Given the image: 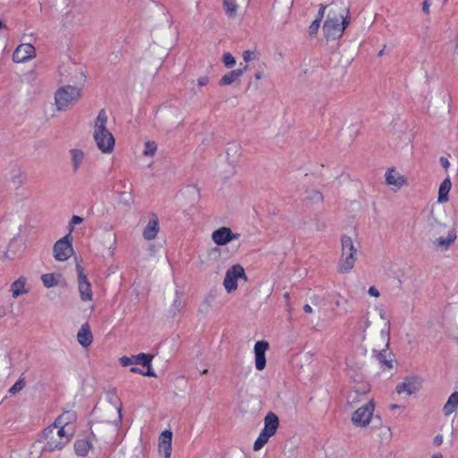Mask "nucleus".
Masks as SVG:
<instances>
[{"label":"nucleus","instance_id":"obj_43","mask_svg":"<svg viewBox=\"0 0 458 458\" xmlns=\"http://www.w3.org/2000/svg\"><path fill=\"white\" fill-rule=\"evenodd\" d=\"M41 280L43 282V284L47 288L54 287L57 285V280L55 279V276L54 274H44L41 276Z\"/></svg>","mask_w":458,"mask_h":458},{"label":"nucleus","instance_id":"obj_20","mask_svg":"<svg viewBox=\"0 0 458 458\" xmlns=\"http://www.w3.org/2000/svg\"><path fill=\"white\" fill-rule=\"evenodd\" d=\"M239 236V233H233L229 227L225 226L215 230L211 234L213 242L220 246L225 245L234 239H238Z\"/></svg>","mask_w":458,"mask_h":458},{"label":"nucleus","instance_id":"obj_14","mask_svg":"<svg viewBox=\"0 0 458 458\" xmlns=\"http://www.w3.org/2000/svg\"><path fill=\"white\" fill-rule=\"evenodd\" d=\"M372 419V401L358 408L352 416V422L355 427L365 428Z\"/></svg>","mask_w":458,"mask_h":458},{"label":"nucleus","instance_id":"obj_60","mask_svg":"<svg viewBox=\"0 0 458 458\" xmlns=\"http://www.w3.org/2000/svg\"><path fill=\"white\" fill-rule=\"evenodd\" d=\"M391 409L392 410H394V409H400V410H403V407L400 406V405H397V404H391Z\"/></svg>","mask_w":458,"mask_h":458},{"label":"nucleus","instance_id":"obj_44","mask_svg":"<svg viewBox=\"0 0 458 458\" xmlns=\"http://www.w3.org/2000/svg\"><path fill=\"white\" fill-rule=\"evenodd\" d=\"M181 307H182V301L180 300V298L177 295H175L174 299L173 305L169 308L168 312L171 315H175L176 312L180 310Z\"/></svg>","mask_w":458,"mask_h":458},{"label":"nucleus","instance_id":"obj_52","mask_svg":"<svg viewBox=\"0 0 458 458\" xmlns=\"http://www.w3.org/2000/svg\"><path fill=\"white\" fill-rule=\"evenodd\" d=\"M431 0H424L422 3V12L425 15L430 14Z\"/></svg>","mask_w":458,"mask_h":458},{"label":"nucleus","instance_id":"obj_2","mask_svg":"<svg viewBox=\"0 0 458 458\" xmlns=\"http://www.w3.org/2000/svg\"><path fill=\"white\" fill-rule=\"evenodd\" d=\"M73 417V412L65 411L55 420L53 425L43 431L41 437V442L44 445L43 450L49 452L61 450L69 443L73 435V429L69 424V420Z\"/></svg>","mask_w":458,"mask_h":458},{"label":"nucleus","instance_id":"obj_17","mask_svg":"<svg viewBox=\"0 0 458 458\" xmlns=\"http://www.w3.org/2000/svg\"><path fill=\"white\" fill-rule=\"evenodd\" d=\"M390 316L384 306H378L374 310V328L381 327L383 338L391 330Z\"/></svg>","mask_w":458,"mask_h":458},{"label":"nucleus","instance_id":"obj_63","mask_svg":"<svg viewBox=\"0 0 458 458\" xmlns=\"http://www.w3.org/2000/svg\"><path fill=\"white\" fill-rule=\"evenodd\" d=\"M248 69H249V64L246 63V64H245L242 68H240L239 70H243V72H246Z\"/></svg>","mask_w":458,"mask_h":458},{"label":"nucleus","instance_id":"obj_47","mask_svg":"<svg viewBox=\"0 0 458 458\" xmlns=\"http://www.w3.org/2000/svg\"><path fill=\"white\" fill-rule=\"evenodd\" d=\"M394 271V266L393 263L389 262L386 265H382L379 267L378 273L383 276H389V274Z\"/></svg>","mask_w":458,"mask_h":458},{"label":"nucleus","instance_id":"obj_64","mask_svg":"<svg viewBox=\"0 0 458 458\" xmlns=\"http://www.w3.org/2000/svg\"><path fill=\"white\" fill-rule=\"evenodd\" d=\"M379 296V292L376 289H374V297H378Z\"/></svg>","mask_w":458,"mask_h":458},{"label":"nucleus","instance_id":"obj_7","mask_svg":"<svg viewBox=\"0 0 458 458\" xmlns=\"http://www.w3.org/2000/svg\"><path fill=\"white\" fill-rule=\"evenodd\" d=\"M342 253L338 263V271L341 274L350 272L357 260L358 243L349 235L341 238Z\"/></svg>","mask_w":458,"mask_h":458},{"label":"nucleus","instance_id":"obj_38","mask_svg":"<svg viewBox=\"0 0 458 458\" xmlns=\"http://www.w3.org/2000/svg\"><path fill=\"white\" fill-rule=\"evenodd\" d=\"M305 200L310 204H321L323 203V194L316 189H309L305 191Z\"/></svg>","mask_w":458,"mask_h":458},{"label":"nucleus","instance_id":"obj_33","mask_svg":"<svg viewBox=\"0 0 458 458\" xmlns=\"http://www.w3.org/2000/svg\"><path fill=\"white\" fill-rule=\"evenodd\" d=\"M389 341H390V330L387 332L386 338H383V334L381 331V327L374 328V345H376V350L381 349H389Z\"/></svg>","mask_w":458,"mask_h":458},{"label":"nucleus","instance_id":"obj_30","mask_svg":"<svg viewBox=\"0 0 458 458\" xmlns=\"http://www.w3.org/2000/svg\"><path fill=\"white\" fill-rule=\"evenodd\" d=\"M27 278L24 276H20L17 280L13 282L10 285V292L12 293V297L13 299H17L18 297L27 294L29 293V289L26 287Z\"/></svg>","mask_w":458,"mask_h":458},{"label":"nucleus","instance_id":"obj_56","mask_svg":"<svg viewBox=\"0 0 458 458\" xmlns=\"http://www.w3.org/2000/svg\"><path fill=\"white\" fill-rule=\"evenodd\" d=\"M283 2L284 4L290 9L293 6V0H279L278 3Z\"/></svg>","mask_w":458,"mask_h":458},{"label":"nucleus","instance_id":"obj_50","mask_svg":"<svg viewBox=\"0 0 458 458\" xmlns=\"http://www.w3.org/2000/svg\"><path fill=\"white\" fill-rule=\"evenodd\" d=\"M192 83H196L199 87H205L209 83V78L207 75L199 76L196 81H192Z\"/></svg>","mask_w":458,"mask_h":458},{"label":"nucleus","instance_id":"obj_25","mask_svg":"<svg viewBox=\"0 0 458 458\" xmlns=\"http://www.w3.org/2000/svg\"><path fill=\"white\" fill-rule=\"evenodd\" d=\"M225 153L228 162L232 165L236 164L239 161L240 157H242V144L235 140L229 142L226 145Z\"/></svg>","mask_w":458,"mask_h":458},{"label":"nucleus","instance_id":"obj_9","mask_svg":"<svg viewBox=\"0 0 458 458\" xmlns=\"http://www.w3.org/2000/svg\"><path fill=\"white\" fill-rule=\"evenodd\" d=\"M278 426L277 415L272 411L268 412L264 419V428L254 442V451H259L267 443L269 438L276 434Z\"/></svg>","mask_w":458,"mask_h":458},{"label":"nucleus","instance_id":"obj_54","mask_svg":"<svg viewBox=\"0 0 458 458\" xmlns=\"http://www.w3.org/2000/svg\"><path fill=\"white\" fill-rule=\"evenodd\" d=\"M142 375L146 377H157L155 372L151 369L150 366L148 367V370L146 372H143Z\"/></svg>","mask_w":458,"mask_h":458},{"label":"nucleus","instance_id":"obj_45","mask_svg":"<svg viewBox=\"0 0 458 458\" xmlns=\"http://www.w3.org/2000/svg\"><path fill=\"white\" fill-rule=\"evenodd\" d=\"M223 63L227 68H232L235 65L236 60L230 53H225L223 55Z\"/></svg>","mask_w":458,"mask_h":458},{"label":"nucleus","instance_id":"obj_6","mask_svg":"<svg viewBox=\"0 0 458 458\" xmlns=\"http://www.w3.org/2000/svg\"><path fill=\"white\" fill-rule=\"evenodd\" d=\"M374 352L376 349L374 348ZM374 363V377L377 380H388L397 373L398 361L395 355L389 349L377 350Z\"/></svg>","mask_w":458,"mask_h":458},{"label":"nucleus","instance_id":"obj_8","mask_svg":"<svg viewBox=\"0 0 458 458\" xmlns=\"http://www.w3.org/2000/svg\"><path fill=\"white\" fill-rule=\"evenodd\" d=\"M81 98V87L66 85L59 88L55 94V102L58 111L70 110Z\"/></svg>","mask_w":458,"mask_h":458},{"label":"nucleus","instance_id":"obj_34","mask_svg":"<svg viewBox=\"0 0 458 458\" xmlns=\"http://www.w3.org/2000/svg\"><path fill=\"white\" fill-rule=\"evenodd\" d=\"M73 172H77L85 159V152L80 148H72L69 150Z\"/></svg>","mask_w":458,"mask_h":458},{"label":"nucleus","instance_id":"obj_51","mask_svg":"<svg viewBox=\"0 0 458 458\" xmlns=\"http://www.w3.org/2000/svg\"><path fill=\"white\" fill-rule=\"evenodd\" d=\"M83 222V218L79 216H72L70 221V232L73 230L74 225ZM71 234V233H69Z\"/></svg>","mask_w":458,"mask_h":458},{"label":"nucleus","instance_id":"obj_48","mask_svg":"<svg viewBox=\"0 0 458 458\" xmlns=\"http://www.w3.org/2000/svg\"><path fill=\"white\" fill-rule=\"evenodd\" d=\"M259 55L255 51L246 50L242 53V57L245 63L258 59Z\"/></svg>","mask_w":458,"mask_h":458},{"label":"nucleus","instance_id":"obj_15","mask_svg":"<svg viewBox=\"0 0 458 458\" xmlns=\"http://www.w3.org/2000/svg\"><path fill=\"white\" fill-rule=\"evenodd\" d=\"M421 381L419 377H408L396 385L395 391L399 395L411 396L419 391Z\"/></svg>","mask_w":458,"mask_h":458},{"label":"nucleus","instance_id":"obj_22","mask_svg":"<svg viewBox=\"0 0 458 458\" xmlns=\"http://www.w3.org/2000/svg\"><path fill=\"white\" fill-rule=\"evenodd\" d=\"M268 348L269 344L267 341H258L254 345L255 367L259 371L266 368L267 360L265 353Z\"/></svg>","mask_w":458,"mask_h":458},{"label":"nucleus","instance_id":"obj_24","mask_svg":"<svg viewBox=\"0 0 458 458\" xmlns=\"http://www.w3.org/2000/svg\"><path fill=\"white\" fill-rule=\"evenodd\" d=\"M249 0H223V6L228 18L233 19L237 16L239 9H245Z\"/></svg>","mask_w":458,"mask_h":458},{"label":"nucleus","instance_id":"obj_40","mask_svg":"<svg viewBox=\"0 0 458 458\" xmlns=\"http://www.w3.org/2000/svg\"><path fill=\"white\" fill-rule=\"evenodd\" d=\"M48 5L55 11H65L72 4L73 0H47Z\"/></svg>","mask_w":458,"mask_h":458},{"label":"nucleus","instance_id":"obj_31","mask_svg":"<svg viewBox=\"0 0 458 458\" xmlns=\"http://www.w3.org/2000/svg\"><path fill=\"white\" fill-rule=\"evenodd\" d=\"M77 340L79 344L83 347H88L91 344L93 335L90 331L89 324H83L77 333Z\"/></svg>","mask_w":458,"mask_h":458},{"label":"nucleus","instance_id":"obj_42","mask_svg":"<svg viewBox=\"0 0 458 458\" xmlns=\"http://www.w3.org/2000/svg\"><path fill=\"white\" fill-rule=\"evenodd\" d=\"M157 149V145L154 141L148 140L144 143L143 155L145 157H154Z\"/></svg>","mask_w":458,"mask_h":458},{"label":"nucleus","instance_id":"obj_49","mask_svg":"<svg viewBox=\"0 0 458 458\" xmlns=\"http://www.w3.org/2000/svg\"><path fill=\"white\" fill-rule=\"evenodd\" d=\"M24 385L25 384L22 380H19L9 389V392L13 394H15L24 387Z\"/></svg>","mask_w":458,"mask_h":458},{"label":"nucleus","instance_id":"obj_55","mask_svg":"<svg viewBox=\"0 0 458 458\" xmlns=\"http://www.w3.org/2000/svg\"><path fill=\"white\" fill-rule=\"evenodd\" d=\"M387 54V47L386 45H383L382 48L378 51L377 55L383 56Z\"/></svg>","mask_w":458,"mask_h":458},{"label":"nucleus","instance_id":"obj_4","mask_svg":"<svg viewBox=\"0 0 458 458\" xmlns=\"http://www.w3.org/2000/svg\"><path fill=\"white\" fill-rule=\"evenodd\" d=\"M97 420L92 422L93 434L102 435L106 432H115L122 423V403H108L96 411Z\"/></svg>","mask_w":458,"mask_h":458},{"label":"nucleus","instance_id":"obj_23","mask_svg":"<svg viewBox=\"0 0 458 458\" xmlns=\"http://www.w3.org/2000/svg\"><path fill=\"white\" fill-rule=\"evenodd\" d=\"M152 359L153 356L151 354L140 353L131 357L123 356L119 360L123 367H128L131 364H141L144 367H149Z\"/></svg>","mask_w":458,"mask_h":458},{"label":"nucleus","instance_id":"obj_62","mask_svg":"<svg viewBox=\"0 0 458 458\" xmlns=\"http://www.w3.org/2000/svg\"><path fill=\"white\" fill-rule=\"evenodd\" d=\"M431 458H443V455L441 454H435Z\"/></svg>","mask_w":458,"mask_h":458},{"label":"nucleus","instance_id":"obj_19","mask_svg":"<svg viewBox=\"0 0 458 458\" xmlns=\"http://www.w3.org/2000/svg\"><path fill=\"white\" fill-rule=\"evenodd\" d=\"M36 57V49L31 44H21L14 50L13 60L15 63H25Z\"/></svg>","mask_w":458,"mask_h":458},{"label":"nucleus","instance_id":"obj_29","mask_svg":"<svg viewBox=\"0 0 458 458\" xmlns=\"http://www.w3.org/2000/svg\"><path fill=\"white\" fill-rule=\"evenodd\" d=\"M458 410V392H454L447 399L443 407L444 415L446 418L454 419Z\"/></svg>","mask_w":458,"mask_h":458},{"label":"nucleus","instance_id":"obj_39","mask_svg":"<svg viewBox=\"0 0 458 458\" xmlns=\"http://www.w3.org/2000/svg\"><path fill=\"white\" fill-rule=\"evenodd\" d=\"M103 245L109 251L111 256L114 255L117 245V238L115 233H109L103 240Z\"/></svg>","mask_w":458,"mask_h":458},{"label":"nucleus","instance_id":"obj_59","mask_svg":"<svg viewBox=\"0 0 458 458\" xmlns=\"http://www.w3.org/2000/svg\"><path fill=\"white\" fill-rule=\"evenodd\" d=\"M131 371L132 373H139V374H142L143 373L139 368H136V367L131 368Z\"/></svg>","mask_w":458,"mask_h":458},{"label":"nucleus","instance_id":"obj_26","mask_svg":"<svg viewBox=\"0 0 458 458\" xmlns=\"http://www.w3.org/2000/svg\"><path fill=\"white\" fill-rule=\"evenodd\" d=\"M377 441L379 445H388L393 437V432L390 426L379 423L375 426Z\"/></svg>","mask_w":458,"mask_h":458},{"label":"nucleus","instance_id":"obj_13","mask_svg":"<svg viewBox=\"0 0 458 458\" xmlns=\"http://www.w3.org/2000/svg\"><path fill=\"white\" fill-rule=\"evenodd\" d=\"M54 257L58 261L67 260L73 253L70 233L58 240L53 247Z\"/></svg>","mask_w":458,"mask_h":458},{"label":"nucleus","instance_id":"obj_58","mask_svg":"<svg viewBox=\"0 0 458 458\" xmlns=\"http://www.w3.org/2000/svg\"><path fill=\"white\" fill-rule=\"evenodd\" d=\"M303 310H304L306 313H309V314L312 313V311H313V310H312V308H311V306H310V304H305V305L303 306Z\"/></svg>","mask_w":458,"mask_h":458},{"label":"nucleus","instance_id":"obj_57","mask_svg":"<svg viewBox=\"0 0 458 458\" xmlns=\"http://www.w3.org/2000/svg\"><path fill=\"white\" fill-rule=\"evenodd\" d=\"M263 76H264V71H263V69H261V70L258 71V72L255 73V75H254V77H255V79H256V80H260L261 78H263Z\"/></svg>","mask_w":458,"mask_h":458},{"label":"nucleus","instance_id":"obj_61","mask_svg":"<svg viewBox=\"0 0 458 458\" xmlns=\"http://www.w3.org/2000/svg\"><path fill=\"white\" fill-rule=\"evenodd\" d=\"M442 164L445 167H447L449 165V162L447 161V159H442Z\"/></svg>","mask_w":458,"mask_h":458},{"label":"nucleus","instance_id":"obj_1","mask_svg":"<svg viewBox=\"0 0 458 458\" xmlns=\"http://www.w3.org/2000/svg\"><path fill=\"white\" fill-rule=\"evenodd\" d=\"M427 225L434 236V246L446 250L457 238L455 212L442 206H433L427 218Z\"/></svg>","mask_w":458,"mask_h":458},{"label":"nucleus","instance_id":"obj_35","mask_svg":"<svg viewBox=\"0 0 458 458\" xmlns=\"http://www.w3.org/2000/svg\"><path fill=\"white\" fill-rule=\"evenodd\" d=\"M452 183L449 178L445 179L439 186L437 203L443 204L448 201V194L451 190Z\"/></svg>","mask_w":458,"mask_h":458},{"label":"nucleus","instance_id":"obj_12","mask_svg":"<svg viewBox=\"0 0 458 458\" xmlns=\"http://www.w3.org/2000/svg\"><path fill=\"white\" fill-rule=\"evenodd\" d=\"M60 75L64 81L74 83L81 88L86 78L82 69L74 64L64 65L60 71Z\"/></svg>","mask_w":458,"mask_h":458},{"label":"nucleus","instance_id":"obj_11","mask_svg":"<svg viewBox=\"0 0 458 458\" xmlns=\"http://www.w3.org/2000/svg\"><path fill=\"white\" fill-rule=\"evenodd\" d=\"M385 183L397 191L409 186L408 178L396 167L390 166L385 172Z\"/></svg>","mask_w":458,"mask_h":458},{"label":"nucleus","instance_id":"obj_37","mask_svg":"<svg viewBox=\"0 0 458 458\" xmlns=\"http://www.w3.org/2000/svg\"><path fill=\"white\" fill-rule=\"evenodd\" d=\"M326 227L324 223H320L317 219H312L309 222H304L300 227L304 233H311L313 232H319Z\"/></svg>","mask_w":458,"mask_h":458},{"label":"nucleus","instance_id":"obj_16","mask_svg":"<svg viewBox=\"0 0 458 458\" xmlns=\"http://www.w3.org/2000/svg\"><path fill=\"white\" fill-rule=\"evenodd\" d=\"M76 271L78 274V288L81 301H89L92 300L91 284L87 279L84 273V268L79 264H76Z\"/></svg>","mask_w":458,"mask_h":458},{"label":"nucleus","instance_id":"obj_21","mask_svg":"<svg viewBox=\"0 0 458 458\" xmlns=\"http://www.w3.org/2000/svg\"><path fill=\"white\" fill-rule=\"evenodd\" d=\"M173 432L164 430L158 437V454L165 458H171Z\"/></svg>","mask_w":458,"mask_h":458},{"label":"nucleus","instance_id":"obj_32","mask_svg":"<svg viewBox=\"0 0 458 458\" xmlns=\"http://www.w3.org/2000/svg\"><path fill=\"white\" fill-rule=\"evenodd\" d=\"M243 74V70H233L225 74H224L219 80L218 84L220 86H227L233 83H240L241 77Z\"/></svg>","mask_w":458,"mask_h":458},{"label":"nucleus","instance_id":"obj_3","mask_svg":"<svg viewBox=\"0 0 458 458\" xmlns=\"http://www.w3.org/2000/svg\"><path fill=\"white\" fill-rule=\"evenodd\" d=\"M348 18L349 7L344 1H335L328 5L327 19L323 26L327 40H335L343 36L349 24Z\"/></svg>","mask_w":458,"mask_h":458},{"label":"nucleus","instance_id":"obj_27","mask_svg":"<svg viewBox=\"0 0 458 458\" xmlns=\"http://www.w3.org/2000/svg\"><path fill=\"white\" fill-rule=\"evenodd\" d=\"M221 257V250L217 247L208 249L199 256V263L202 267H207L211 262L217 261Z\"/></svg>","mask_w":458,"mask_h":458},{"label":"nucleus","instance_id":"obj_46","mask_svg":"<svg viewBox=\"0 0 458 458\" xmlns=\"http://www.w3.org/2000/svg\"><path fill=\"white\" fill-rule=\"evenodd\" d=\"M15 173H16V174L13 175L12 181L14 185L20 186L21 184H22L24 182L26 175L23 172H21L20 170H17Z\"/></svg>","mask_w":458,"mask_h":458},{"label":"nucleus","instance_id":"obj_36","mask_svg":"<svg viewBox=\"0 0 458 458\" xmlns=\"http://www.w3.org/2000/svg\"><path fill=\"white\" fill-rule=\"evenodd\" d=\"M91 447V442L86 437L78 439L74 444L75 453L81 456L87 455Z\"/></svg>","mask_w":458,"mask_h":458},{"label":"nucleus","instance_id":"obj_41","mask_svg":"<svg viewBox=\"0 0 458 458\" xmlns=\"http://www.w3.org/2000/svg\"><path fill=\"white\" fill-rule=\"evenodd\" d=\"M326 9H327L326 5H324V4L320 5L319 10H318V18L315 21H313V22L311 23V25L309 28L310 35L317 34V32H318V30L319 27H320V22H321V20H322V18L324 16Z\"/></svg>","mask_w":458,"mask_h":458},{"label":"nucleus","instance_id":"obj_18","mask_svg":"<svg viewBox=\"0 0 458 458\" xmlns=\"http://www.w3.org/2000/svg\"><path fill=\"white\" fill-rule=\"evenodd\" d=\"M444 47L451 60L458 64V33L454 31H447Z\"/></svg>","mask_w":458,"mask_h":458},{"label":"nucleus","instance_id":"obj_10","mask_svg":"<svg viewBox=\"0 0 458 458\" xmlns=\"http://www.w3.org/2000/svg\"><path fill=\"white\" fill-rule=\"evenodd\" d=\"M238 279H243L245 282L248 280L242 266L236 264L227 269L224 278L223 285L228 293H231L237 290Z\"/></svg>","mask_w":458,"mask_h":458},{"label":"nucleus","instance_id":"obj_5","mask_svg":"<svg viewBox=\"0 0 458 458\" xmlns=\"http://www.w3.org/2000/svg\"><path fill=\"white\" fill-rule=\"evenodd\" d=\"M108 116L105 109L98 112L93 124V140L97 148L103 154H111L114 149L115 139L113 133L107 129Z\"/></svg>","mask_w":458,"mask_h":458},{"label":"nucleus","instance_id":"obj_53","mask_svg":"<svg viewBox=\"0 0 458 458\" xmlns=\"http://www.w3.org/2000/svg\"><path fill=\"white\" fill-rule=\"evenodd\" d=\"M442 443H443V436H442V435H437V436L433 438V444H434L436 446H439Z\"/></svg>","mask_w":458,"mask_h":458},{"label":"nucleus","instance_id":"obj_28","mask_svg":"<svg viewBox=\"0 0 458 458\" xmlns=\"http://www.w3.org/2000/svg\"><path fill=\"white\" fill-rule=\"evenodd\" d=\"M159 232V224L157 215L151 214L146 227L143 230V237L148 241L154 240Z\"/></svg>","mask_w":458,"mask_h":458}]
</instances>
